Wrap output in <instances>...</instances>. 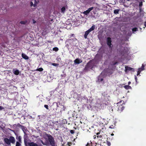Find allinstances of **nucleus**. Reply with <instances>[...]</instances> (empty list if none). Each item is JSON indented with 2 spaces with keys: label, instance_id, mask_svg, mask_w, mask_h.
I'll list each match as a JSON object with an SVG mask.
<instances>
[{
  "label": "nucleus",
  "instance_id": "nucleus-1",
  "mask_svg": "<svg viewBox=\"0 0 146 146\" xmlns=\"http://www.w3.org/2000/svg\"><path fill=\"white\" fill-rule=\"evenodd\" d=\"M4 141L5 143L9 146L11 145V143L13 144H14L16 142V140L14 137L10 136L9 139L7 138H5L4 139Z\"/></svg>",
  "mask_w": 146,
  "mask_h": 146
},
{
  "label": "nucleus",
  "instance_id": "nucleus-2",
  "mask_svg": "<svg viewBox=\"0 0 146 146\" xmlns=\"http://www.w3.org/2000/svg\"><path fill=\"white\" fill-rule=\"evenodd\" d=\"M92 60H90L88 63H87L84 70L86 71L89 70L90 69H92L93 67V65L92 63Z\"/></svg>",
  "mask_w": 146,
  "mask_h": 146
},
{
  "label": "nucleus",
  "instance_id": "nucleus-3",
  "mask_svg": "<svg viewBox=\"0 0 146 146\" xmlns=\"http://www.w3.org/2000/svg\"><path fill=\"white\" fill-rule=\"evenodd\" d=\"M46 135L48 138V141L51 146H55V141L52 136L50 134H47Z\"/></svg>",
  "mask_w": 146,
  "mask_h": 146
},
{
  "label": "nucleus",
  "instance_id": "nucleus-4",
  "mask_svg": "<svg viewBox=\"0 0 146 146\" xmlns=\"http://www.w3.org/2000/svg\"><path fill=\"white\" fill-rule=\"evenodd\" d=\"M122 103V101H120L119 102H118L117 103V110L118 111H119L120 112L122 111L124 108V104L123 103L121 104Z\"/></svg>",
  "mask_w": 146,
  "mask_h": 146
},
{
  "label": "nucleus",
  "instance_id": "nucleus-5",
  "mask_svg": "<svg viewBox=\"0 0 146 146\" xmlns=\"http://www.w3.org/2000/svg\"><path fill=\"white\" fill-rule=\"evenodd\" d=\"M24 142L26 146H38L37 144L34 143V142H27V139L24 138Z\"/></svg>",
  "mask_w": 146,
  "mask_h": 146
},
{
  "label": "nucleus",
  "instance_id": "nucleus-6",
  "mask_svg": "<svg viewBox=\"0 0 146 146\" xmlns=\"http://www.w3.org/2000/svg\"><path fill=\"white\" fill-rule=\"evenodd\" d=\"M111 38L109 37L107 38V45L110 48H111Z\"/></svg>",
  "mask_w": 146,
  "mask_h": 146
},
{
  "label": "nucleus",
  "instance_id": "nucleus-7",
  "mask_svg": "<svg viewBox=\"0 0 146 146\" xmlns=\"http://www.w3.org/2000/svg\"><path fill=\"white\" fill-rule=\"evenodd\" d=\"M93 9V7H91L89 8L88 10L84 11L83 13L85 15H87Z\"/></svg>",
  "mask_w": 146,
  "mask_h": 146
},
{
  "label": "nucleus",
  "instance_id": "nucleus-8",
  "mask_svg": "<svg viewBox=\"0 0 146 146\" xmlns=\"http://www.w3.org/2000/svg\"><path fill=\"white\" fill-rule=\"evenodd\" d=\"M54 123L51 120H50L46 123L47 125L51 126L52 127H54Z\"/></svg>",
  "mask_w": 146,
  "mask_h": 146
},
{
  "label": "nucleus",
  "instance_id": "nucleus-9",
  "mask_svg": "<svg viewBox=\"0 0 146 146\" xmlns=\"http://www.w3.org/2000/svg\"><path fill=\"white\" fill-rule=\"evenodd\" d=\"M103 131H100L99 132H98L96 133V135H97V137L98 138H99V140H102V136Z\"/></svg>",
  "mask_w": 146,
  "mask_h": 146
},
{
  "label": "nucleus",
  "instance_id": "nucleus-10",
  "mask_svg": "<svg viewBox=\"0 0 146 146\" xmlns=\"http://www.w3.org/2000/svg\"><path fill=\"white\" fill-rule=\"evenodd\" d=\"M125 72H126L128 71H134V70L133 68L129 67L127 66H125Z\"/></svg>",
  "mask_w": 146,
  "mask_h": 146
},
{
  "label": "nucleus",
  "instance_id": "nucleus-11",
  "mask_svg": "<svg viewBox=\"0 0 146 146\" xmlns=\"http://www.w3.org/2000/svg\"><path fill=\"white\" fill-rule=\"evenodd\" d=\"M82 60L79 58H77L75 59L74 61V62L75 64H78L82 62Z\"/></svg>",
  "mask_w": 146,
  "mask_h": 146
},
{
  "label": "nucleus",
  "instance_id": "nucleus-12",
  "mask_svg": "<svg viewBox=\"0 0 146 146\" xmlns=\"http://www.w3.org/2000/svg\"><path fill=\"white\" fill-rule=\"evenodd\" d=\"M21 128L25 134L26 132H27V131H28L27 128L23 126H22V127H21Z\"/></svg>",
  "mask_w": 146,
  "mask_h": 146
},
{
  "label": "nucleus",
  "instance_id": "nucleus-13",
  "mask_svg": "<svg viewBox=\"0 0 146 146\" xmlns=\"http://www.w3.org/2000/svg\"><path fill=\"white\" fill-rule=\"evenodd\" d=\"M13 72L16 75H18L19 73V71L18 70H15V69H13Z\"/></svg>",
  "mask_w": 146,
  "mask_h": 146
},
{
  "label": "nucleus",
  "instance_id": "nucleus-14",
  "mask_svg": "<svg viewBox=\"0 0 146 146\" xmlns=\"http://www.w3.org/2000/svg\"><path fill=\"white\" fill-rule=\"evenodd\" d=\"M21 55L22 58L25 60H28L29 58V57L24 53H22Z\"/></svg>",
  "mask_w": 146,
  "mask_h": 146
},
{
  "label": "nucleus",
  "instance_id": "nucleus-15",
  "mask_svg": "<svg viewBox=\"0 0 146 146\" xmlns=\"http://www.w3.org/2000/svg\"><path fill=\"white\" fill-rule=\"evenodd\" d=\"M16 139L18 141L22 142L21 137L20 136L17 135Z\"/></svg>",
  "mask_w": 146,
  "mask_h": 146
},
{
  "label": "nucleus",
  "instance_id": "nucleus-16",
  "mask_svg": "<svg viewBox=\"0 0 146 146\" xmlns=\"http://www.w3.org/2000/svg\"><path fill=\"white\" fill-rule=\"evenodd\" d=\"M90 33V32L88 31V30L85 32L84 35V37L86 39L87 38V36Z\"/></svg>",
  "mask_w": 146,
  "mask_h": 146
},
{
  "label": "nucleus",
  "instance_id": "nucleus-17",
  "mask_svg": "<svg viewBox=\"0 0 146 146\" xmlns=\"http://www.w3.org/2000/svg\"><path fill=\"white\" fill-rule=\"evenodd\" d=\"M37 4V3L36 0H35L34 4H33L32 2H31V7H32L33 6L34 7H36V6Z\"/></svg>",
  "mask_w": 146,
  "mask_h": 146
},
{
  "label": "nucleus",
  "instance_id": "nucleus-18",
  "mask_svg": "<svg viewBox=\"0 0 146 146\" xmlns=\"http://www.w3.org/2000/svg\"><path fill=\"white\" fill-rule=\"evenodd\" d=\"M103 80V78L100 75L98 77V81L99 82H101Z\"/></svg>",
  "mask_w": 146,
  "mask_h": 146
},
{
  "label": "nucleus",
  "instance_id": "nucleus-19",
  "mask_svg": "<svg viewBox=\"0 0 146 146\" xmlns=\"http://www.w3.org/2000/svg\"><path fill=\"white\" fill-rule=\"evenodd\" d=\"M95 28V25H92V27L89 29L88 30V31L90 32L91 31H93L94 29Z\"/></svg>",
  "mask_w": 146,
  "mask_h": 146
},
{
  "label": "nucleus",
  "instance_id": "nucleus-20",
  "mask_svg": "<svg viewBox=\"0 0 146 146\" xmlns=\"http://www.w3.org/2000/svg\"><path fill=\"white\" fill-rule=\"evenodd\" d=\"M124 87L125 88V89L127 90L131 89L132 88L131 87V86L128 85H125V86H124Z\"/></svg>",
  "mask_w": 146,
  "mask_h": 146
},
{
  "label": "nucleus",
  "instance_id": "nucleus-21",
  "mask_svg": "<svg viewBox=\"0 0 146 146\" xmlns=\"http://www.w3.org/2000/svg\"><path fill=\"white\" fill-rule=\"evenodd\" d=\"M90 143H87L86 145V146H93V143H92V142H91V141H90Z\"/></svg>",
  "mask_w": 146,
  "mask_h": 146
},
{
  "label": "nucleus",
  "instance_id": "nucleus-22",
  "mask_svg": "<svg viewBox=\"0 0 146 146\" xmlns=\"http://www.w3.org/2000/svg\"><path fill=\"white\" fill-rule=\"evenodd\" d=\"M21 143L22 142H20L17 141L16 143L15 146H21Z\"/></svg>",
  "mask_w": 146,
  "mask_h": 146
},
{
  "label": "nucleus",
  "instance_id": "nucleus-23",
  "mask_svg": "<svg viewBox=\"0 0 146 146\" xmlns=\"http://www.w3.org/2000/svg\"><path fill=\"white\" fill-rule=\"evenodd\" d=\"M120 9H115L114 11V13L115 14H117L119 13V11Z\"/></svg>",
  "mask_w": 146,
  "mask_h": 146
},
{
  "label": "nucleus",
  "instance_id": "nucleus-24",
  "mask_svg": "<svg viewBox=\"0 0 146 146\" xmlns=\"http://www.w3.org/2000/svg\"><path fill=\"white\" fill-rule=\"evenodd\" d=\"M66 10L65 8L64 7H63L61 9V12L63 13H64Z\"/></svg>",
  "mask_w": 146,
  "mask_h": 146
},
{
  "label": "nucleus",
  "instance_id": "nucleus-25",
  "mask_svg": "<svg viewBox=\"0 0 146 146\" xmlns=\"http://www.w3.org/2000/svg\"><path fill=\"white\" fill-rule=\"evenodd\" d=\"M144 67H145V66L144 65V64H142V65L141 67L139 68L138 69H139V70H141V71H142L144 70Z\"/></svg>",
  "mask_w": 146,
  "mask_h": 146
},
{
  "label": "nucleus",
  "instance_id": "nucleus-26",
  "mask_svg": "<svg viewBox=\"0 0 146 146\" xmlns=\"http://www.w3.org/2000/svg\"><path fill=\"white\" fill-rule=\"evenodd\" d=\"M53 50L54 51L56 52L58 51L59 50L58 48L57 47H55L53 48Z\"/></svg>",
  "mask_w": 146,
  "mask_h": 146
},
{
  "label": "nucleus",
  "instance_id": "nucleus-27",
  "mask_svg": "<svg viewBox=\"0 0 146 146\" xmlns=\"http://www.w3.org/2000/svg\"><path fill=\"white\" fill-rule=\"evenodd\" d=\"M61 108H62V110H61V111H65L66 109V107L63 105H61Z\"/></svg>",
  "mask_w": 146,
  "mask_h": 146
},
{
  "label": "nucleus",
  "instance_id": "nucleus-28",
  "mask_svg": "<svg viewBox=\"0 0 146 146\" xmlns=\"http://www.w3.org/2000/svg\"><path fill=\"white\" fill-rule=\"evenodd\" d=\"M14 126H17V127H22V126H23L21 125L20 123H18L17 124H15L14 125Z\"/></svg>",
  "mask_w": 146,
  "mask_h": 146
},
{
  "label": "nucleus",
  "instance_id": "nucleus-29",
  "mask_svg": "<svg viewBox=\"0 0 146 146\" xmlns=\"http://www.w3.org/2000/svg\"><path fill=\"white\" fill-rule=\"evenodd\" d=\"M43 69L42 68H37L36 70V71H38L41 72L43 71Z\"/></svg>",
  "mask_w": 146,
  "mask_h": 146
},
{
  "label": "nucleus",
  "instance_id": "nucleus-30",
  "mask_svg": "<svg viewBox=\"0 0 146 146\" xmlns=\"http://www.w3.org/2000/svg\"><path fill=\"white\" fill-rule=\"evenodd\" d=\"M138 30V29L136 27L132 29V31L133 32L136 31H137Z\"/></svg>",
  "mask_w": 146,
  "mask_h": 146
},
{
  "label": "nucleus",
  "instance_id": "nucleus-31",
  "mask_svg": "<svg viewBox=\"0 0 146 146\" xmlns=\"http://www.w3.org/2000/svg\"><path fill=\"white\" fill-rule=\"evenodd\" d=\"M141 71H142L141 70H139V69H138V70L137 71V76H138L140 74Z\"/></svg>",
  "mask_w": 146,
  "mask_h": 146
},
{
  "label": "nucleus",
  "instance_id": "nucleus-32",
  "mask_svg": "<svg viewBox=\"0 0 146 146\" xmlns=\"http://www.w3.org/2000/svg\"><path fill=\"white\" fill-rule=\"evenodd\" d=\"M41 142L42 143V144H43V145H47V143L46 142H44L42 141H41Z\"/></svg>",
  "mask_w": 146,
  "mask_h": 146
},
{
  "label": "nucleus",
  "instance_id": "nucleus-33",
  "mask_svg": "<svg viewBox=\"0 0 146 146\" xmlns=\"http://www.w3.org/2000/svg\"><path fill=\"white\" fill-rule=\"evenodd\" d=\"M72 144V143L71 142H68L67 143V145L68 146H71Z\"/></svg>",
  "mask_w": 146,
  "mask_h": 146
},
{
  "label": "nucleus",
  "instance_id": "nucleus-34",
  "mask_svg": "<svg viewBox=\"0 0 146 146\" xmlns=\"http://www.w3.org/2000/svg\"><path fill=\"white\" fill-rule=\"evenodd\" d=\"M74 130H70V133H71L72 134H73L74 133Z\"/></svg>",
  "mask_w": 146,
  "mask_h": 146
},
{
  "label": "nucleus",
  "instance_id": "nucleus-35",
  "mask_svg": "<svg viewBox=\"0 0 146 146\" xmlns=\"http://www.w3.org/2000/svg\"><path fill=\"white\" fill-rule=\"evenodd\" d=\"M44 107L46 108L47 110H48V106L47 105H44Z\"/></svg>",
  "mask_w": 146,
  "mask_h": 146
},
{
  "label": "nucleus",
  "instance_id": "nucleus-36",
  "mask_svg": "<svg viewBox=\"0 0 146 146\" xmlns=\"http://www.w3.org/2000/svg\"><path fill=\"white\" fill-rule=\"evenodd\" d=\"M107 144L108 146H110L111 145V143L110 141H107Z\"/></svg>",
  "mask_w": 146,
  "mask_h": 146
},
{
  "label": "nucleus",
  "instance_id": "nucleus-37",
  "mask_svg": "<svg viewBox=\"0 0 146 146\" xmlns=\"http://www.w3.org/2000/svg\"><path fill=\"white\" fill-rule=\"evenodd\" d=\"M4 109V108L3 107L1 106H0V111L2 110H3Z\"/></svg>",
  "mask_w": 146,
  "mask_h": 146
},
{
  "label": "nucleus",
  "instance_id": "nucleus-38",
  "mask_svg": "<svg viewBox=\"0 0 146 146\" xmlns=\"http://www.w3.org/2000/svg\"><path fill=\"white\" fill-rule=\"evenodd\" d=\"M118 62H112V64L113 65H115L117 64Z\"/></svg>",
  "mask_w": 146,
  "mask_h": 146
},
{
  "label": "nucleus",
  "instance_id": "nucleus-39",
  "mask_svg": "<svg viewBox=\"0 0 146 146\" xmlns=\"http://www.w3.org/2000/svg\"><path fill=\"white\" fill-rule=\"evenodd\" d=\"M20 23L21 24H24L25 23V22L23 21H21L20 22Z\"/></svg>",
  "mask_w": 146,
  "mask_h": 146
},
{
  "label": "nucleus",
  "instance_id": "nucleus-40",
  "mask_svg": "<svg viewBox=\"0 0 146 146\" xmlns=\"http://www.w3.org/2000/svg\"><path fill=\"white\" fill-rule=\"evenodd\" d=\"M135 81L136 82V83H137V77L136 76H135Z\"/></svg>",
  "mask_w": 146,
  "mask_h": 146
},
{
  "label": "nucleus",
  "instance_id": "nucleus-41",
  "mask_svg": "<svg viewBox=\"0 0 146 146\" xmlns=\"http://www.w3.org/2000/svg\"><path fill=\"white\" fill-rule=\"evenodd\" d=\"M52 65L54 66H56L58 65V64L56 63H53Z\"/></svg>",
  "mask_w": 146,
  "mask_h": 146
},
{
  "label": "nucleus",
  "instance_id": "nucleus-42",
  "mask_svg": "<svg viewBox=\"0 0 146 146\" xmlns=\"http://www.w3.org/2000/svg\"><path fill=\"white\" fill-rule=\"evenodd\" d=\"M93 146H98L99 145L98 144H96V143H95V144L93 143Z\"/></svg>",
  "mask_w": 146,
  "mask_h": 146
},
{
  "label": "nucleus",
  "instance_id": "nucleus-43",
  "mask_svg": "<svg viewBox=\"0 0 146 146\" xmlns=\"http://www.w3.org/2000/svg\"><path fill=\"white\" fill-rule=\"evenodd\" d=\"M109 128H113V125H111V126H110L109 127Z\"/></svg>",
  "mask_w": 146,
  "mask_h": 146
},
{
  "label": "nucleus",
  "instance_id": "nucleus-44",
  "mask_svg": "<svg viewBox=\"0 0 146 146\" xmlns=\"http://www.w3.org/2000/svg\"><path fill=\"white\" fill-rule=\"evenodd\" d=\"M142 5V2H141L139 3V7H141V6Z\"/></svg>",
  "mask_w": 146,
  "mask_h": 146
},
{
  "label": "nucleus",
  "instance_id": "nucleus-45",
  "mask_svg": "<svg viewBox=\"0 0 146 146\" xmlns=\"http://www.w3.org/2000/svg\"><path fill=\"white\" fill-rule=\"evenodd\" d=\"M131 83V82H130L129 81L128 82V85H129Z\"/></svg>",
  "mask_w": 146,
  "mask_h": 146
},
{
  "label": "nucleus",
  "instance_id": "nucleus-46",
  "mask_svg": "<svg viewBox=\"0 0 146 146\" xmlns=\"http://www.w3.org/2000/svg\"><path fill=\"white\" fill-rule=\"evenodd\" d=\"M74 35V34H72L70 36H73Z\"/></svg>",
  "mask_w": 146,
  "mask_h": 146
},
{
  "label": "nucleus",
  "instance_id": "nucleus-47",
  "mask_svg": "<svg viewBox=\"0 0 146 146\" xmlns=\"http://www.w3.org/2000/svg\"><path fill=\"white\" fill-rule=\"evenodd\" d=\"M111 136H113V135H114V134H113V133H112V134H111Z\"/></svg>",
  "mask_w": 146,
  "mask_h": 146
},
{
  "label": "nucleus",
  "instance_id": "nucleus-48",
  "mask_svg": "<svg viewBox=\"0 0 146 146\" xmlns=\"http://www.w3.org/2000/svg\"><path fill=\"white\" fill-rule=\"evenodd\" d=\"M1 52L0 51V55L1 54Z\"/></svg>",
  "mask_w": 146,
  "mask_h": 146
},
{
  "label": "nucleus",
  "instance_id": "nucleus-49",
  "mask_svg": "<svg viewBox=\"0 0 146 146\" xmlns=\"http://www.w3.org/2000/svg\"><path fill=\"white\" fill-rule=\"evenodd\" d=\"M127 0V1H130V0Z\"/></svg>",
  "mask_w": 146,
  "mask_h": 146
},
{
  "label": "nucleus",
  "instance_id": "nucleus-50",
  "mask_svg": "<svg viewBox=\"0 0 146 146\" xmlns=\"http://www.w3.org/2000/svg\"><path fill=\"white\" fill-rule=\"evenodd\" d=\"M95 137H95L94 138V139H95Z\"/></svg>",
  "mask_w": 146,
  "mask_h": 146
},
{
  "label": "nucleus",
  "instance_id": "nucleus-51",
  "mask_svg": "<svg viewBox=\"0 0 146 146\" xmlns=\"http://www.w3.org/2000/svg\"><path fill=\"white\" fill-rule=\"evenodd\" d=\"M95 137H95L94 138V139H95Z\"/></svg>",
  "mask_w": 146,
  "mask_h": 146
},
{
  "label": "nucleus",
  "instance_id": "nucleus-52",
  "mask_svg": "<svg viewBox=\"0 0 146 146\" xmlns=\"http://www.w3.org/2000/svg\"><path fill=\"white\" fill-rule=\"evenodd\" d=\"M95 137H95L94 138V139H95Z\"/></svg>",
  "mask_w": 146,
  "mask_h": 146
},
{
  "label": "nucleus",
  "instance_id": "nucleus-53",
  "mask_svg": "<svg viewBox=\"0 0 146 146\" xmlns=\"http://www.w3.org/2000/svg\"><path fill=\"white\" fill-rule=\"evenodd\" d=\"M123 1H125V0H124Z\"/></svg>",
  "mask_w": 146,
  "mask_h": 146
}]
</instances>
